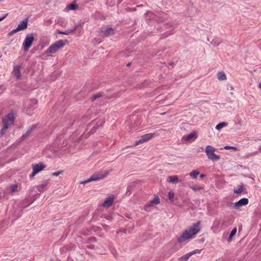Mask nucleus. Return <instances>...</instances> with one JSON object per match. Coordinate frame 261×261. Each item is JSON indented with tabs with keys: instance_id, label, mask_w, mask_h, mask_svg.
<instances>
[{
	"instance_id": "423d86ee",
	"label": "nucleus",
	"mask_w": 261,
	"mask_h": 261,
	"mask_svg": "<svg viewBox=\"0 0 261 261\" xmlns=\"http://www.w3.org/2000/svg\"><path fill=\"white\" fill-rule=\"evenodd\" d=\"M248 199L246 198H243L239 200L238 201L235 202V203H230L228 204L229 206H231L232 205H233V207L238 209L239 207L246 205L248 203Z\"/></svg>"
},
{
	"instance_id": "cd10ccee",
	"label": "nucleus",
	"mask_w": 261,
	"mask_h": 261,
	"mask_svg": "<svg viewBox=\"0 0 261 261\" xmlns=\"http://www.w3.org/2000/svg\"><path fill=\"white\" fill-rule=\"evenodd\" d=\"M196 134L195 132H192V133L189 134L187 136L186 139H187V140H189L191 139L192 138H193V137H194L196 136Z\"/></svg>"
},
{
	"instance_id": "20e7f679",
	"label": "nucleus",
	"mask_w": 261,
	"mask_h": 261,
	"mask_svg": "<svg viewBox=\"0 0 261 261\" xmlns=\"http://www.w3.org/2000/svg\"><path fill=\"white\" fill-rule=\"evenodd\" d=\"M215 150V148L211 145L206 146L205 153L208 159L212 161H218L220 160V156L214 153Z\"/></svg>"
},
{
	"instance_id": "2f4dec72",
	"label": "nucleus",
	"mask_w": 261,
	"mask_h": 261,
	"mask_svg": "<svg viewBox=\"0 0 261 261\" xmlns=\"http://www.w3.org/2000/svg\"><path fill=\"white\" fill-rule=\"evenodd\" d=\"M190 188L195 191H197L202 189L201 187L197 186H190Z\"/></svg>"
},
{
	"instance_id": "4468645a",
	"label": "nucleus",
	"mask_w": 261,
	"mask_h": 261,
	"mask_svg": "<svg viewBox=\"0 0 261 261\" xmlns=\"http://www.w3.org/2000/svg\"><path fill=\"white\" fill-rule=\"evenodd\" d=\"M19 29L22 30H25L28 27V18L25 19L22 21L17 26Z\"/></svg>"
},
{
	"instance_id": "b1692460",
	"label": "nucleus",
	"mask_w": 261,
	"mask_h": 261,
	"mask_svg": "<svg viewBox=\"0 0 261 261\" xmlns=\"http://www.w3.org/2000/svg\"><path fill=\"white\" fill-rule=\"evenodd\" d=\"M192 255V253L189 252L184 256L180 257V259L182 260L184 259L185 261H187L188 259L190 257H191Z\"/></svg>"
},
{
	"instance_id": "c03bdc74",
	"label": "nucleus",
	"mask_w": 261,
	"mask_h": 261,
	"mask_svg": "<svg viewBox=\"0 0 261 261\" xmlns=\"http://www.w3.org/2000/svg\"><path fill=\"white\" fill-rule=\"evenodd\" d=\"M130 65V63H129L127 64V66H129Z\"/></svg>"
},
{
	"instance_id": "4c0bfd02",
	"label": "nucleus",
	"mask_w": 261,
	"mask_h": 261,
	"mask_svg": "<svg viewBox=\"0 0 261 261\" xmlns=\"http://www.w3.org/2000/svg\"><path fill=\"white\" fill-rule=\"evenodd\" d=\"M37 100H36V99H32V100H31V103H32L33 105H36V104H37Z\"/></svg>"
},
{
	"instance_id": "0eeeda50",
	"label": "nucleus",
	"mask_w": 261,
	"mask_h": 261,
	"mask_svg": "<svg viewBox=\"0 0 261 261\" xmlns=\"http://www.w3.org/2000/svg\"><path fill=\"white\" fill-rule=\"evenodd\" d=\"M154 135V134L153 133H148L143 135L139 140L136 142L135 146L149 140L153 138Z\"/></svg>"
},
{
	"instance_id": "5701e85b",
	"label": "nucleus",
	"mask_w": 261,
	"mask_h": 261,
	"mask_svg": "<svg viewBox=\"0 0 261 261\" xmlns=\"http://www.w3.org/2000/svg\"><path fill=\"white\" fill-rule=\"evenodd\" d=\"M102 96V94L100 92L93 94L91 97V99L92 101H94L96 99L99 98Z\"/></svg>"
},
{
	"instance_id": "ea45409f",
	"label": "nucleus",
	"mask_w": 261,
	"mask_h": 261,
	"mask_svg": "<svg viewBox=\"0 0 261 261\" xmlns=\"http://www.w3.org/2000/svg\"><path fill=\"white\" fill-rule=\"evenodd\" d=\"M94 246L93 245H89L87 246V248H88L89 249H94Z\"/></svg>"
},
{
	"instance_id": "e433bc0d",
	"label": "nucleus",
	"mask_w": 261,
	"mask_h": 261,
	"mask_svg": "<svg viewBox=\"0 0 261 261\" xmlns=\"http://www.w3.org/2000/svg\"><path fill=\"white\" fill-rule=\"evenodd\" d=\"M76 7V6L74 4H71L70 5V9L72 10H74Z\"/></svg>"
},
{
	"instance_id": "393cba45",
	"label": "nucleus",
	"mask_w": 261,
	"mask_h": 261,
	"mask_svg": "<svg viewBox=\"0 0 261 261\" xmlns=\"http://www.w3.org/2000/svg\"><path fill=\"white\" fill-rule=\"evenodd\" d=\"M3 124H4L3 127L1 129V133L2 135H4L5 133V132L7 131V130L8 129V128L9 126V125H7V123H6V124H5V123H3Z\"/></svg>"
},
{
	"instance_id": "c9c22d12",
	"label": "nucleus",
	"mask_w": 261,
	"mask_h": 261,
	"mask_svg": "<svg viewBox=\"0 0 261 261\" xmlns=\"http://www.w3.org/2000/svg\"><path fill=\"white\" fill-rule=\"evenodd\" d=\"M78 28V25H75L74 26V27H73L71 29H70L69 30L70 31L71 33L75 31Z\"/></svg>"
},
{
	"instance_id": "37998d69",
	"label": "nucleus",
	"mask_w": 261,
	"mask_h": 261,
	"mask_svg": "<svg viewBox=\"0 0 261 261\" xmlns=\"http://www.w3.org/2000/svg\"><path fill=\"white\" fill-rule=\"evenodd\" d=\"M229 88H230V90H233V89H234L233 87L231 86H229Z\"/></svg>"
},
{
	"instance_id": "6ab92c4d",
	"label": "nucleus",
	"mask_w": 261,
	"mask_h": 261,
	"mask_svg": "<svg viewBox=\"0 0 261 261\" xmlns=\"http://www.w3.org/2000/svg\"><path fill=\"white\" fill-rule=\"evenodd\" d=\"M160 202V198H159L158 196H155V197H154V198H153V200L150 201V203L148 204V206H150L153 204H158Z\"/></svg>"
},
{
	"instance_id": "9d476101",
	"label": "nucleus",
	"mask_w": 261,
	"mask_h": 261,
	"mask_svg": "<svg viewBox=\"0 0 261 261\" xmlns=\"http://www.w3.org/2000/svg\"><path fill=\"white\" fill-rule=\"evenodd\" d=\"M99 32L101 33L105 37H108L111 35H113L115 33V31L112 28H109L106 30H100Z\"/></svg>"
},
{
	"instance_id": "6e6552de",
	"label": "nucleus",
	"mask_w": 261,
	"mask_h": 261,
	"mask_svg": "<svg viewBox=\"0 0 261 261\" xmlns=\"http://www.w3.org/2000/svg\"><path fill=\"white\" fill-rule=\"evenodd\" d=\"M45 167L42 163H39L36 165H33V173L32 176H35L38 172L41 171Z\"/></svg>"
},
{
	"instance_id": "f03ea898",
	"label": "nucleus",
	"mask_w": 261,
	"mask_h": 261,
	"mask_svg": "<svg viewBox=\"0 0 261 261\" xmlns=\"http://www.w3.org/2000/svg\"><path fill=\"white\" fill-rule=\"evenodd\" d=\"M109 173V171H99L94 173L89 178L83 181L81 184H85L92 181H97L106 177Z\"/></svg>"
},
{
	"instance_id": "c85d7f7f",
	"label": "nucleus",
	"mask_w": 261,
	"mask_h": 261,
	"mask_svg": "<svg viewBox=\"0 0 261 261\" xmlns=\"http://www.w3.org/2000/svg\"><path fill=\"white\" fill-rule=\"evenodd\" d=\"M58 33L59 34H64V35H69L71 33V32H70L69 29H68L66 31H64V32H63L61 31H59L58 32Z\"/></svg>"
},
{
	"instance_id": "f8f14e48",
	"label": "nucleus",
	"mask_w": 261,
	"mask_h": 261,
	"mask_svg": "<svg viewBox=\"0 0 261 261\" xmlns=\"http://www.w3.org/2000/svg\"><path fill=\"white\" fill-rule=\"evenodd\" d=\"M37 127L36 124L33 125L30 128H29L27 131L20 138L21 140H23L25 138L28 137L31 133Z\"/></svg>"
},
{
	"instance_id": "39448f33",
	"label": "nucleus",
	"mask_w": 261,
	"mask_h": 261,
	"mask_svg": "<svg viewBox=\"0 0 261 261\" xmlns=\"http://www.w3.org/2000/svg\"><path fill=\"white\" fill-rule=\"evenodd\" d=\"M34 40V37L33 34H28L26 36L22 45L24 51H28L30 47L32 46Z\"/></svg>"
},
{
	"instance_id": "f704fd0d",
	"label": "nucleus",
	"mask_w": 261,
	"mask_h": 261,
	"mask_svg": "<svg viewBox=\"0 0 261 261\" xmlns=\"http://www.w3.org/2000/svg\"><path fill=\"white\" fill-rule=\"evenodd\" d=\"M16 33V32L15 30V29H14V30H12L11 32H10L8 33V36H9V37H10V36H12L14 34H15V33Z\"/></svg>"
},
{
	"instance_id": "79ce46f5",
	"label": "nucleus",
	"mask_w": 261,
	"mask_h": 261,
	"mask_svg": "<svg viewBox=\"0 0 261 261\" xmlns=\"http://www.w3.org/2000/svg\"><path fill=\"white\" fill-rule=\"evenodd\" d=\"M206 175L204 174H201L200 175V177L201 178H203V177H205Z\"/></svg>"
},
{
	"instance_id": "ddd939ff",
	"label": "nucleus",
	"mask_w": 261,
	"mask_h": 261,
	"mask_svg": "<svg viewBox=\"0 0 261 261\" xmlns=\"http://www.w3.org/2000/svg\"><path fill=\"white\" fill-rule=\"evenodd\" d=\"M113 201H114L113 197H108L103 202L102 205L104 207H109L112 205Z\"/></svg>"
},
{
	"instance_id": "2eb2a0df",
	"label": "nucleus",
	"mask_w": 261,
	"mask_h": 261,
	"mask_svg": "<svg viewBox=\"0 0 261 261\" xmlns=\"http://www.w3.org/2000/svg\"><path fill=\"white\" fill-rule=\"evenodd\" d=\"M245 190V186L242 184L240 185L237 189H234V193L237 194H240Z\"/></svg>"
},
{
	"instance_id": "a18cd8bd",
	"label": "nucleus",
	"mask_w": 261,
	"mask_h": 261,
	"mask_svg": "<svg viewBox=\"0 0 261 261\" xmlns=\"http://www.w3.org/2000/svg\"><path fill=\"white\" fill-rule=\"evenodd\" d=\"M4 0H0V2H3Z\"/></svg>"
},
{
	"instance_id": "7ed1b4c3",
	"label": "nucleus",
	"mask_w": 261,
	"mask_h": 261,
	"mask_svg": "<svg viewBox=\"0 0 261 261\" xmlns=\"http://www.w3.org/2000/svg\"><path fill=\"white\" fill-rule=\"evenodd\" d=\"M67 41L66 40H60L51 45L45 51V54L55 53L59 49L63 47Z\"/></svg>"
},
{
	"instance_id": "58836bf2",
	"label": "nucleus",
	"mask_w": 261,
	"mask_h": 261,
	"mask_svg": "<svg viewBox=\"0 0 261 261\" xmlns=\"http://www.w3.org/2000/svg\"><path fill=\"white\" fill-rule=\"evenodd\" d=\"M8 15V13L6 14L5 15H4L3 17L0 18V21L4 20Z\"/></svg>"
},
{
	"instance_id": "c756f323",
	"label": "nucleus",
	"mask_w": 261,
	"mask_h": 261,
	"mask_svg": "<svg viewBox=\"0 0 261 261\" xmlns=\"http://www.w3.org/2000/svg\"><path fill=\"white\" fill-rule=\"evenodd\" d=\"M224 148L225 149H227V150L229 149H232L234 151H237L238 150L237 147H234V146H228V145H226V146H224Z\"/></svg>"
},
{
	"instance_id": "1a4fd4ad",
	"label": "nucleus",
	"mask_w": 261,
	"mask_h": 261,
	"mask_svg": "<svg viewBox=\"0 0 261 261\" xmlns=\"http://www.w3.org/2000/svg\"><path fill=\"white\" fill-rule=\"evenodd\" d=\"M14 120V117L13 114L12 113H9L7 115L6 117L3 119V122L5 124L7 123V125L9 126L10 124L13 123Z\"/></svg>"
},
{
	"instance_id": "412c9836",
	"label": "nucleus",
	"mask_w": 261,
	"mask_h": 261,
	"mask_svg": "<svg viewBox=\"0 0 261 261\" xmlns=\"http://www.w3.org/2000/svg\"><path fill=\"white\" fill-rule=\"evenodd\" d=\"M18 191V185L17 184L12 185L10 186V193L13 194L14 193Z\"/></svg>"
},
{
	"instance_id": "473e14b6",
	"label": "nucleus",
	"mask_w": 261,
	"mask_h": 261,
	"mask_svg": "<svg viewBox=\"0 0 261 261\" xmlns=\"http://www.w3.org/2000/svg\"><path fill=\"white\" fill-rule=\"evenodd\" d=\"M62 173V171L53 172L51 173L53 176H57Z\"/></svg>"
},
{
	"instance_id": "f257e3e1",
	"label": "nucleus",
	"mask_w": 261,
	"mask_h": 261,
	"mask_svg": "<svg viewBox=\"0 0 261 261\" xmlns=\"http://www.w3.org/2000/svg\"><path fill=\"white\" fill-rule=\"evenodd\" d=\"M200 222L198 221L194 223L191 228L186 230L178 238L177 242L181 243L193 237L199 231L200 229Z\"/></svg>"
},
{
	"instance_id": "a878e982",
	"label": "nucleus",
	"mask_w": 261,
	"mask_h": 261,
	"mask_svg": "<svg viewBox=\"0 0 261 261\" xmlns=\"http://www.w3.org/2000/svg\"><path fill=\"white\" fill-rule=\"evenodd\" d=\"M34 109V107H33L32 106H28L27 109H26V113L29 115H32V110Z\"/></svg>"
},
{
	"instance_id": "bb28decb",
	"label": "nucleus",
	"mask_w": 261,
	"mask_h": 261,
	"mask_svg": "<svg viewBox=\"0 0 261 261\" xmlns=\"http://www.w3.org/2000/svg\"><path fill=\"white\" fill-rule=\"evenodd\" d=\"M174 197V193L172 191H170L168 193V197H169V200L171 202H173Z\"/></svg>"
},
{
	"instance_id": "aec40b11",
	"label": "nucleus",
	"mask_w": 261,
	"mask_h": 261,
	"mask_svg": "<svg viewBox=\"0 0 261 261\" xmlns=\"http://www.w3.org/2000/svg\"><path fill=\"white\" fill-rule=\"evenodd\" d=\"M199 174H200V172L199 171H198L197 170H193V171H191L189 173V175L192 178L195 179V178H197V175H198Z\"/></svg>"
},
{
	"instance_id": "9b49d317",
	"label": "nucleus",
	"mask_w": 261,
	"mask_h": 261,
	"mask_svg": "<svg viewBox=\"0 0 261 261\" xmlns=\"http://www.w3.org/2000/svg\"><path fill=\"white\" fill-rule=\"evenodd\" d=\"M21 66V65H15L13 67V72L14 73L15 75L16 76L17 80H20L21 78V72L20 68Z\"/></svg>"
},
{
	"instance_id": "a19ab883",
	"label": "nucleus",
	"mask_w": 261,
	"mask_h": 261,
	"mask_svg": "<svg viewBox=\"0 0 261 261\" xmlns=\"http://www.w3.org/2000/svg\"><path fill=\"white\" fill-rule=\"evenodd\" d=\"M15 30L16 33L21 31V30L18 27L16 29H15Z\"/></svg>"
},
{
	"instance_id": "72a5a7b5",
	"label": "nucleus",
	"mask_w": 261,
	"mask_h": 261,
	"mask_svg": "<svg viewBox=\"0 0 261 261\" xmlns=\"http://www.w3.org/2000/svg\"><path fill=\"white\" fill-rule=\"evenodd\" d=\"M201 251V250L196 249L195 250L192 252H190L191 253H192V255L196 254V253H200Z\"/></svg>"
},
{
	"instance_id": "a211bd4d",
	"label": "nucleus",
	"mask_w": 261,
	"mask_h": 261,
	"mask_svg": "<svg viewBox=\"0 0 261 261\" xmlns=\"http://www.w3.org/2000/svg\"><path fill=\"white\" fill-rule=\"evenodd\" d=\"M217 77L219 81H224L226 80V75L223 71L219 72L217 74Z\"/></svg>"
},
{
	"instance_id": "f3484780",
	"label": "nucleus",
	"mask_w": 261,
	"mask_h": 261,
	"mask_svg": "<svg viewBox=\"0 0 261 261\" xmlns=\"http://www.w3.org/2000/svg\"><path fill=\"white\" fill-rule=\"evenodd\" d=\"M48 181L45 180L43 181L40 185L37 187V189L39 192H42L43 189L47 186L48 185Z\"/></svg>"
},
{
	"instance_id": "7c9ffc66",
	"label": "nucleus",
	"mask_w": 261,
	"mask_h": 261,
	"mask_svg": "<svg viewBox=\"0 0 261 261\" xmlns=\"http://www.w3.org/2000/svg\"><path fill=\"white\" fill-rule=\"evenodd\" d=\"M237 232V228H234L230 232L229 234V239H231Z\"/></svg>"
},
{
	"instance_id": "4be33fe9",
	"label": "nucleus",
	"mask_w": 261,
	"mask_h": 261,
	"mask_svg": "<svg viewBox=\"0 0 261 261\" xmlns=\"http://www.w3.org/2000/svg\"><path fill=\"white\" fill-rule=\"evenodd\" d=\"M227 125V124L225 122H220L216 126V129L217 130H220L223 127Z\"/></svg>"
},
{
	"instance_id": "dca6fc26",
	"label": "nucleus",
	"mask_w": 261,
	"mask_h": 261,
	"mask_svg": "<svg viewBox=\"0 0 261 261\" xmlns=\"http://www.w3.org/2000/svg\"><path fill=\"white\" fill-rule=\"evenodd\" d=\"M168 179V181L172 184H176L179 181L178 177L177 175L170 176Z\"/></svg>"
}]
</instances>
